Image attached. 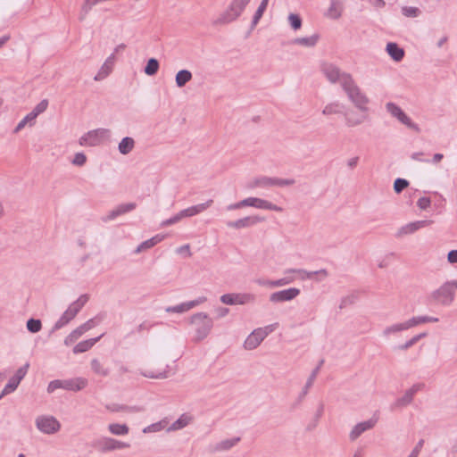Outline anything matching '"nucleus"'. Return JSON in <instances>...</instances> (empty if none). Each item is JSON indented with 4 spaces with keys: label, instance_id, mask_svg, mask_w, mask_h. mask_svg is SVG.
I'll use <instances>...</instances> for the list:
<instances>
[{
    "label": "nucleus",
    "instance_id": "1",
    "mask_svg": "<svg viewBox=\"0 0 457 457\" xmlns=\"http://www.w3.org/2000/svg\"><path fill=\"white\" fill-rule=\"evenodd\" d=\"M343 89L346 93L349 100L359 110L365 112L368 110L367 104L369 98L364 95L360 87L356 85L352 75H345L343 81Z\"/></svg>",
    "mask_w": 457,
    "mask_h": 457
},
{
    "label": "nucleus",
    "instance_id": "2",
    "mask_svg": "<svg viewBox=\"0 0 457 457\" xmlns=\"http://www.w3.org/2000/svg\"><path fill=\"white\" fill-rule=\"evenodd\" d=\"M250 1L251 0H232L228 8L213 21L212 24L214 26L225 25L235 21L240 17Z\"/></svg>",
    "mask_w": 457,
    "mask_h": 457
},
{
    "label": "nucleus",
    "instance_id": "3",
    "mask_svg": "<svg viewBox=\"0 0 457 457\" xmlns=\"http://www.w3.org/2000/svg\"><path fill=\"white\" fill-rule=\"evenodd\" d=\"M190 323L195 326V342L204 340L210 334L212 327V319L205 312H197L191 316Z\"/></svg>",
    "mask_w": 457,
    "mask_h": 457
},
{
    "label": "nucleus",
    "instance_id": "4",
    "mask_svg": "<svg viewBox=\"0 0 457 457\" xmlns=\"http://www.w3.org/2000/svg\"><path fill=\"white\" fill-rule=\"evenodd\" d=\"M87 384V379L82 377L69 379H54L48 384L46 390L48 394H52L59 388L67 391L79 392L84 389Z\"/></svg>",
    "mask_w": 457,
    "mask_h": 457
},
{
    "label": "nucleus",
    "instance_id": "5",
    "mask_svg": "<svg viewBox=\"0 0 457 457\" xmlns=\"http://www.w3.org/2000/svg\"><path fill=\"white\" fill-rule=\"evenodd\" d=\"M457 290V280L444 283L438 289L432 293V297L443 305H450Z\"/></svg>",
    "mask_w": 457,
    "mask_h": 457
},
{
    "label": "nucleus",
    "instance_id": "6",
    "mask_svg": "<svg viewBox=\"0 0 457 457\" xmlns=\"http://www.w3.org/2000/svg\"><path fill=\"white\" fill-rule=\"evenodd\" d=\"M92 446L100 453L129 448L130 444L112 437H103L93 442Z\"/></svg>",
    "mask_w": 457,
    "mask_h": 457
},
{
    "label": "nucleus",
    "instance_id": "7",
    "mask_svg": "<svg viewBox=\"0 0 457 457\" xmlns=\"http://www.w3.org/2000/svg\"><path fill=\"white\" fill-rule=\"evenodd\" d=\"M37 428L46 435H52L61 429V423L52 415H41L36 419Z\"/></svg>",
    "mask_w": 457,
    "mask_h": 457
},
{
    "label": "nucleus",
    "instance_id": "8",
    "mask_svg": "<svg viewBox=\"0 0 457 457\" xmlns=\"http://www.w3.org/2000/svg\"><path fill=\"white\" fill-rule=\"evenodd\" d=\"M220 302L228 305L247 304L255 301V295L250 293H230L220 296Z\"/></svg>",
    "mask_w": 457,
    "mask_h": 457
},
{
    "label": "nucleus",
    "instance_id": "9",
    "mask_svg": "<svg viewBox=\"0 0 457 457\" xmlns=\"http://www.w3.org/2000/svg\"><path fill=\"white\" fill-rule=\"evenodd\" d=\"M109 129H96L90 130L84 134L79 138V145H88V146H96L98 145L102 139L109 134Z\"/></svg>",
    "mask_w": 457,
    "mask_h": 457
},
{
    "label": "nucleus",
    "instance_id": "10",
    "mask_svg": "<svg viewBox=\"0 0 457 457\" xmlns=\"http://www.w3.org/2000/svg\"><path fill=\"white\" fill-rule=\"evenodd\" d=\"M295 183L294 179H279V178H270V177H260L256 178L253 181V187H286L292 186Z\"/></svg>",
    "mask_w": 457,
    "mask_h": 457
},
{
    "label": "nucleus",
    "instance_id": "11",
    "mask_svg": "<svg viewBox=\"0 0 457 457\" xmlns=\"http://www.w3.org/2000/svg\"><path fill=\"white\" fill-rule=\"evenodd\" d=\"M425 385L423 383L414 384L411 388L405 391L404 395L396 399V401L392 404L391 409L395 410L396 408H403L411 403L415 394L424 388Z\"/></svg>",
    "mask_w": 457,
    "mask_h": 457
},
{
    "label": "nucleus",
    "instance_id": "12",
    "mask_svg": "<svg viewBox=\"0 0 457 457\" xmlns=\"http://www.w3.org/2000/svg\"><path fill=\"white\" fill-rule=\"evenodd\" d=\"M321 71L329 82L337 83L340 81L342 87L345 75H351L347 72H342L337 66L332 63H323Z\"/></svg>",
    "mask_w": 457,
    "mask_h": 457
},
{
    "label": "nucleus",
    "instance_id": "13",
    "mask_svg": "<svg viewBox=\"0 0 457 457\" xmlns=\"http://www.w3.org/2000/svg\"><path fill=\"white\" fill-rule=\"evenodd\" d=\"M265 220L264 217L259 215H251L246 216L237 220H229L226 222L227 227L235 229H241L245 228H250L257 223L262 222Z\"/></svg>",
    "mask_w": 457,
    "mask_h": 457
},
{
    "label": "nucleus",
    "instance_id": "14",
    "mask_svg": "<svg viewBox=\"0 0 457 457\" xmlns=\"http://www.w3.org/2000/svg\"><path fill=\"white\" fill-rule=\"evenodd\" d=\"M96 326L94 319H90L85 323L72 330L64 339V345L69 346L76 342L85 332Z\"/></svg>",
    "mask_w": 457,
    "mask_h": 457
},
{
    "label": "nucleus",
    "instance_id": "15",
    "mask_svg": "<svg viewBox=\"0 0 457 457\" xmlns=\"http://www.w3.org/2000/svg\"><path fill=\"white\" fill-rule=\"evenodd\" d=\"M268 335L269 332L262 328L254 329L245 340L244 347L247 350L255 349Z\"/></svg>",
    "mask_w": 457,
    "mask_h": 457
},
{
    "label": "nucleus",
    "instance_id": "16",
    "mask_svg": "<svg viewBox=\"0 0 457 457\" xmlns=\"http://www.w3.org/2000/svg\"><path fill=\"white\" fill-rule=\"evenodd\" d=\"M378 420V418L373 416L368 420L356 424L349 434V439L352 442L355 441L362 433L373 428L376 426Z\"/></svg>",
    "mask_w": 457,
    "mask_h": 457
},
{
    "label": "nucleus",
    "instance_id": "17",
    "mask_svg": "<svg viewBox=\"0 0 457 457\" xmlns=\"http://www.w3.org/2000/svg\"><path fill=\"white\" fill-rule=\"evenodd\" d=\"M300 295V289L296 287H290L287 289L280 290L272 293L270 295L271 303H282L291 301Z\"/></svg>",
    "mask_w": 457,
    "mask_h": 457
},
{
    "label": "nucleus",
    "instance_id": "18",
    "mask_svg": "<svg viewBox=\"0 0 457 457\" xmlns=\"http://www.w3.org/2000/svg\"><path fill=\"white\" fill-rule=\"evenodd\" d=\"M433 222L434 221L432 220H417V221L410 222L404 226H402L398 229L395 236L397 237H401L404 235L412 234L422 228L430 226L431 224H433Z\"/></svg>",
    "mask_w": 457,
    "mask_h": 457
},
{
    "label": "nucleus",
    "instance_id": "19",
    "mask_svg": "<svg viewBox=\"0 0 457 457\" xmlns=\"http://www.w3.org/2000/svg\"><path fill=\"white\" fill-rule=\"evenodd\" d=\"M137 207L135 203H127L119 204L114 210L111 211L104 220H114L118 216L133 211Z\"/></svg>",
    "mask_w": 457,
    "mask_h": 457
},
{
    "label": "nucleus",
    "instance_id": "20",
    "mask_svg": "<svg viewBox=\"0 0 457 457\" xmlns=\"http://www.w3.org/2000/svg\"><path fill=\"white\" fill-rule=\"evenodd\" d=\"M386 50L388 55L395 62H401L403 59L404 54H405L403 48L400 47L399 45L395 42L387 43Z\"/></svg>",
    "mask_w": 457,
    "mask_h": 457
},
{
    "label": "nucleus",
    "instance_id": "21",
    "mask_svg": "<svg viewBox=\"0 0 457 457\" xmlns=\"http://www.w3.org/2000/svg\"><path fill=\"white\" fill-rule=\"evenodd\" d=\"M114 60V54H112L102 65L97 74L94 77L96 81H100L105 79L112 71Z\"/></svg>",
    "mask_w": 457,
    "mask_h": 457
},
{
    "label": "nucleus",
    "instance_id": "22",
    "mask_svg": "<svg viewBox=\"0 0 457 457\" xmlns=\"http://www.w3.org/2000/svg\"><path fill=\"white\" fill-rule=\"evenodd\" d=\"M102 337H103V335H101L97 337H95V338H90V339L84 340V341L78 343L73 347V350H72L73 353L78 354V353H82L88 351L100 340V338Z\"/></svg>",
    "mask_w": 457,
    "mask_h": 457
},
{
    "label": "nucleus",
    "instance_id": "23",
    "mask_svg": "<svg viewBox=\"0 0 457 457\" xmlns=\"http://www.w3.org/2000/svg\"><path fill=\"white\" fill-rule=\"evenodd\" d=\"M319 372V367H316L312 372L311 373L309 378L306 381L305 386H303L302 392L300 393L296 402L293 404V408H295L298 404L301 403L303 399L305 397V395L308 394L309 388L312 386L314 379L316 378V376Z\"/></svg>",
    "mask_w": 457,
    "mask_h": 457
},
{
    "label": "nucleus",
    "instance_id": "24",
    "mask_svg": "<svg viewBox=\"0 0 457 457\" xmlns=\"http://www.w3.org/2000/svg\"><path fill=\"white\" fill-rule=\"evenodd\" d=\"M165 238L164 235L157 234L154 237L142 242L134 251L136 253H138L142 251L150 249L156 245L158 243L162 242Z\"/></svg>",
    "mask_w": 457,
    "mask_h": 457
},
{
    "label": "nucleus",
    "instance_id": "25",
    "mask_svg": "<svg viewBox=\"0 0 457 457\" xmlns=\"http://www.w3.org/2000/svg\"><path fill=\"white\" fill-rule=\"evenodd\" d=\"M89 295L87 294L81 295L76 301L71 303L68 307V311L73 316H77V314L81 311V309L85 306V304L88 302Z\"/></svg>",
    "mask_w": 457,
    "mask_h": 457
},
{
    "label": "nucleus",
    "instance_id": "26",
    "mask_svg": "<svg viewBox=\"0 0 457 457\" xmlns=\"http://www.w3.org/2000/svg\"><path fill=\"white\" fill-rule=\"evenodd\" d=\"M320 39V35L315 33L310 37H296L292 40V44L299 45L305 47H313L316 46Z\"/></svg>",
    "mask_w": 457,
    "mask_h": 457
},
{
    "label": "nucleus",
    "instance_id": "27",
    "mask_svg": "<svg viewBox=\"0 0 457 457\" xmlns=\"http://www.w3.org/2000/svg\"><path fill=\"white\" fill-rule=\"evenodd\" d=\"M286 274L289 273H298V274H304L305 278L312 279L314 278L315 275H321L323 278H327L328 276V273L326 269H321L320 270L315 271H307L303 269H288L285 270Z\"/></svg>",
    "mask_w": 457,
    "mask_h": 457
},
{
    "label": "nucleus",
    "instance_id": "28",
    "mask_svg": "<svg viewBox=\"0 0 457 457\" xmlns=\"http://www.w3.org/2000/svg\"><path fill=\"white\" fill-rule=\"evenodd\" d=\"M193 78L192 72L188 70H180L175 76V82L178 87H183Z\"/></svg>",
    "mask_w": 457,
    "mask_h": 457
},
{
    "label": "nucleus",
    "instance_id": "29",
    "mask_svg": "<svg viewBox=\"0 0 457 457\" xmlns=\"http://www.w3.org/2000/svg\"><path fill=\"white\" fill-rule=\"evenodd\" d=\"M438 318L432 316H416L412 317L410 320H406V325L408 328L418 326L420 324L428 323V322H437Z\"/></svg>",
    "mask_w": 457,
    "mask_h": 457
},
{
    "label": "nucleus",
    "instance_id": "30",
    "mask_svg": "<svg viewBox=\"0 0 457 457\" xmlns=\"http://www.w3.org/2000/svg\"><path fill=\"white\" fill-rule=\"evenodd\" d=\"M75 316L71 314V312L68 311V309L62 313V315L60 317V319L54 323V327L52 328L50 333H54L56 330L61 329L67 324H69Z\"/></svg>",
    "mask_w": 457,
    "mask_h": 457
},
{
    "label": "nucleus",
    "instance_id": "31",
    "mask_svg": "<svg viewBox=\"0 0 457 457\" xmlns=\"http://www.w3.org/2000/svg\"><path fill=\"white\" fill-rule=\"evenodd\" d=\"M135 146V141L130 137H125L119 143L118 149L121 154H129Z\"/></svg>",
    "mask_w": 457,
    "mask_h": 457
},
{
    "label": "nucleus",
    "instance_id": "32",
    "mask_svg": "<svg viewBox=\"0 0 457 457\" xmlns=\"http://www.w3.org/2000/svg\"><path fill=\"white\" fill-rule=\"evenodd\" d=\"M268 4H269V0H262V2L260 4V5L258 6L255 13L253 14V20H252V22H251V30L253 29L256 27V25L258 24V22L262 19L264 12L267 9Z\"/></svg>",
    "mask_w": 457,
    "mask_h": 457
},
{
    "label": "nucleus",
    "instance_id": "33",
    "mask_svg": "<svg viewBox=\"0 0 457 457\" xmlns=\"http://www.w3.org/2000/svg\"><path fill=\"white\" fill-rule=\"evenodd\" d=\"M254 208L281 212L282 208L270 201L255 197Z\"/></svg>",
    "mask_w": 457,
    "mask_h": 457
},
{
    "label": "nucleus",
    "instance_id": "34",
    "mask_svg": "<svg viewBox=\"0 0 457 457\" xmlns=\"http://www.w3.org/2000/svg\"><path fill=\"white\" fill-rule=\"evenodd\" d=\"M97 0H85L81 5L79 21H83L86 20L88 12L91 11L92 7L97 4Z\"/></svg>",
    "mask_w": 457,
    "mask_h": 457
},
{
    "label": "nucleus",
    "instance_id": "35",
    "mask_svg": "<svg viewBox=\"0 0 457 457\" xmlns=\"http://www.w3.org/2000/svg\"><path fill=\"white\" fill-rule=\"evenodd\" d=\"M428 336L427 332L420 333L414 337H412L410 340L406 341L403 345H397L395 348L400 351H406L411 346H413L415 344H417L420 339L426 337Z\"/></svg>",
    "mask_w": 457,
    "mask_h": 457
},
{
    "label": "nucleus",
    "instance_id": "36",
    "mask_svg": "<svg viewBox=\"0 0 457 457\" xmlns=\"http://www.w3.org/2000/svg\"><path fill=\"white\" fill-rule=\"evenodd\" d=\"M91 369L98 376L107 377L110 374V370L104 367L98 359L91 361Z\"/></svg>",
    "mask_w": 457,
    "mask_h": 457
},
{
    "label": "nucleus",
    "instance_id": "37",
    "mask_svg": "<svg viewBox=\"0 0 457 457\" xmlns=\"http://www.w3.org/2000/svg\"><path fill=\"white\" fill-rule=\"evenodd\" d=\"M159 68V61L156 58H150L144 68V72L148 76H154L158 72Z\"/></svg>",
    "mask_w": 457,
    "mask_h": 457
},
{
    "label": "nucleus",
    "instance_id": "38",
    "mask_svg": "<svg viewBox=\"0 0 457 457\" xmlns=\"http://www.w3.org/2000/svg\"><path fill=\"white\" fill-rule=\"evenodd\" d=\"M193 420L192 416L184 413L182 414L175 422H173L170 426V429L178 430L187 427L191 420Z\"/></svg>",
    "mask_w": 457,
    "mask_h": 457
},
{
    "label": "nucleus",
    "instance_id": "39",
    "mask_svg": "<svg viewBox=\"0 0 457 457\" xmlns=\"http://www.w3.org/2000/svg\"><path fill=\"white\" fill-rule=\"evenodd\" d=\"M254 204H255V197H248V198L243 199L242 201H239L237 203L231 204L228 205L227 210L232 211V210L240 209V208H243L245 206L254 207Z\"/></svg>",
    "mask_w": 457,
    "mask_h": 457
},
{
    "label": "nucleus",
    "instance_id": "40",
    "mask_svg": "<svg viewBox=\"0 0 457 457\" xmlns=\"http://www.w3.org/2000/svg\"><path fill=\"white\" fill-rule=\"evenodd\" d=\"M386 111L398 120H402L405 112L395 103L389 102L386 104Z\"/></svg>",
    "mask_w": 457,
    "mask_h": 457
},
{
    "label": "nucleus",
    "instance_id": "41",
    "mask_svg": "<svg viewBox=\"0 0 457 457\" xmlns=\"http://www.w3.org/2000/svg\"><path fill=\"white\" fill-rule=\"evenodd\" d=\"M109 431L116 436H123L129 433V427L126 424L112 423L108 427Z\"/></svg>",
    "mask_w": 457,
    "mask_h": 457
},
{
    "label": "nucleus",
    "instance_id": "42",
    "mask_svg": "<svg viewBox=\"0 0 457 457\" xmlns=\"http://www.w3.org/2000/svg\"><path fill=\"white\" fill-rule=\"evenodd\" d=\"M20 385V382L15 379L13 377H12L8 383L5 385L2 392L0 393V400L6 395H9L12 392H14L18 386Z\"/></svg>",
    "mask_w": 457,
    "mask_h": 457
},
{
    "label": "nucleus",
    "instance_id": "43",
    "mask_svg": "<svg viewBox=\"0 0 457 457\" xmlns=\"http://www.w3.org/2000/svg\"><path fill=\"white\" fill-rule=\"evenodd\" d=\"M358 298H359L358 292H353L352 294L343 297L341 299V302L339 304V309L342 310V309L346 308L349 305L353 304L358 300Z\"/></svg>",
    "mask_w": 457,
    "mask_h": 457
},
{
    "label": "nucleus",
    "instance_id": "44",
    "mask_svg": "<svg viewBox=\"0 0 457 457\" xmlns=\"http://www.w3.org/2000/svg\"><path fill=\"white\" fill-rule=\"evenodd\" d=\"M240 441V437L226 439L219 443L216 446L217 450L227 451L235 446Z\"/></svg>",
    "mask_w": 457,
    "mask_h": 457
},
{
    "label": "nucleus",
    "instance_id": "45",
    "mask_svg": "<svg viewBox=\"0 0 457 457\" xmlns=\"http://www.w3.org/2000/svg\"><path fill=\"white\" fill-rule=\"evenodd\" d=\"M212 204H213V200L209 199L205 203L199 204L189 207L192 216H195L198 213L203 212L204 211L208 209L210 206H212Z\"/></svg>",
    "mask_w": 457,
    "mask_h": 457
},
{
    "label": "nucleus",
    "instance_id": "46",
    "mask_svg": "<svg viewBox=\"0 0 457 457\" xmlns=\"http://www.w3.org/2000/svg\"><path fill=\"white\" fill-rule=\"evenodd\" d=\"M42 328V322L38 319L30 318L27 320V329L30 333H37Z\"/></svg>",
    "mask_w": 457,
    "mask_h": 457
},
{
    "label": "nucleus",
    "instance_id": "47",
    "mask_svg": "<svg viewBox=\"0 0 457 457\" xmlns=\"http://www.w3.org/2000/svg\"><path fill=\"white\" fill-rule=\"evenodd\" d=\"M406 329H408V327L406 325V321H404L403 323H397V324H394L392 326L386 327L384 329L383 334L385 336H388L391 333H396V332L406 330Z\"/></svg>",
    "mask_w": 457,
    "mask_h": 457
},
{
    "label": "nucleus",
    "instance_id": "48",
    "mask_svg": "<svg viewBox=\"0 0 457 457\" xmlns=\"http://www.w3.org/2000/svg\"><path fill=\"white\" fill-rule=\"evenodd\" d=\"M337 5V0H331L329 8L328 10V16L335 20L341 17V11L338 9Z\"/></svg>",
    "mask_w": 457,
    "mask_h": 457
},
{
    "label": "nucleus",
    "instance_id": "49",
    "mask_svg": "<svg viewBox=\"0 0 457 457\" xmlns=\"http://www.w3.org/2000/svg\"><path fill=\"white\" fill-rule=\"evenodd\" d=\"M410 183L407 179L397 178L394 181V190L396 194L402 193L404 189L409 187Z\"/></svg>",
    "mask_w": 457,
    "mask_h": 457
},
{
    "label": "nucleus",
    "instance_id": "50",
    "mask_svg": "<svg viewBox=\"0 0 457 457\" xmlns=\"http://www.w3.org/2000/svg\"><path fill=\"white\" fill-rule=\"evenodd\" d=\"M288 21H289L291 28L294 30L300 29L302 27L303 21H302V18L300 17L299 14L290 13L288 15Z\"/></svg>",
    "mask_w": 457,
    "mask_h": 457
},
{
    "label": "nucleus",
    "instance_id": "51",
    "mask_svg": "<svg viewBox=\"0 0 457 457\" xmlns=\"http://www.w3.org/2000/svg\"><path fill=\"white\" fill-rule=\"evenodd\" d=\"M402 13L406 17H418L420 14V10L417 7L403 6L402 7Z\"/></svg>",
    "mask_w": 457,
    "mask_h": 457
},
{
    "label": "nucleus",
    "instance_id": "52",
    "mask_svg": "<svg viewBox=\"0 0 457 457\" xmlns=\"http://www.w3.org/2000/svg\"><path fill=\"white\" fill-rule=\"evenodd\" d=\"M339 112H341V110H340V104L338 103L328 104L324 107V109L322 111V113L325 115H329L332 113H339Z\"/></svg>",
    "mask_w": 457,
    "mask_h": 457
},
{
    "label": "nucleus",
    "instance_id": "53",
    "mask_svg": "<svg viewBox=\"0 0 457 457\" xmlns=\"http://www.w3.org/2000/svg\"><path fill=\"white\" fill-rule=\"evenodd\" d=\"M29 368V363L26 362L23 366H21V368H19L16 370L15 374L12 377L21 383V381L24 378V377L28 373Z\"/></svg>",
    "mask_w": 457,
    "mask_h": 457
},
{
    "label": "nucleus",
    "instance_id": "54",
    "mask_svg": "<svg viewBox=\"0 0 457 457\" xmlns=\"http://www.w3.org/2000/svg\"><path fill=\"white\" fill-rule=\"evenodd\" d=\"M399 121L401 123L404 124L405 126H407L409 129H413L414 131H416L418 133L420 131V129L418 126V124L412 122L411 118L409 116H407L406 113L403 115L402 120H399Z\"/></svg>",
    "mask_w": 457,
    "mask_h": 457
},
{
    "label": "nucleus",
    "instance_id": "55",
    "mask_svg": "<svg viewBox=\"0 0 457 457\" xmlns=\"http://www.w3.org/2000/svg\"><path fill=\"white\" fill-rule=\"evenodd\" d=\"M48 104L47 99H43L33 108L32 111L38 116L47 109Z\"/></svg>",
    "mask_w": 457,
    "mask_h": 457
},
{
    "label": "nucleus",
    "instance_id": "56",
    "mask_svg": "<svg viewBox=\"0 0 457 457\" xmlns=\"http://www.w3.org/2000/svg\"><path fill=\"white\" fill-rule=\"evenodd\" d=\"M87 162V156L83 153H77L73 158L72 163L77 166H83Z\"/></svg>",
    "mask_w": 457,
    "mask_h": 457
},
{
    "label": "nucleus",
    "instance_id": "57",
    "mask_svg": "<svg viewBox=\"0 0 457 457\" xmlns=\"http://www.w3.org/2000/svg\"><path fill=\"white\" fill-rule=\"evenodd\" d=\"M417 205L420 210H427L431 205V199L429 197H420L418 202Z\"/></svg>",
    "mask_w": 457,
    "mask_h": 457
},
{
    "label": "nucleus",
    "instance_id": "58",
    "mask_svg": "<svg viewBox=\"0 0 457 457\" xmlns=\"http://www.w3.org/2000/svg\"><path fill=\"white\" fill-rule=\"evenodd\" d=\"M181 220H182V218L179 216V212L176 215H174L173 217L163 220L161 223V226L162 227H168V226H170V225H173V224L179 222Z\"/></svg>",
    "mask_w": 457,
    "mask_h": 457
},
{
    "label": "nucleus",
    "instance_id": "59",
    "mask_svg": "<svg viewBox=\"0 0 457 457\" xmlns=\"http://www.w3.org/2000/svg\"><path fill=\"white\" fill-rule=\"evenodd\" d=\"M291 282H292L291 278H279L277 280H271L270 284H271V287H282V286L287 285Z\"/></svg>",
    "mask_w": 457,
    "mask_h": 457
},
{
    "label": "nucleus",
    "instance_id": "60",
    "mask_svg": "<svg viewBox=\"0 0 457 457\" xmlns=\"http://www.w3.org/2000/svg\"><path fill=\"white\" fill-rule=\"evenodd\" d=\"M166 312H176V313H182V312H186V309H185L184 303H180V304H178V305H175V306L168 307V308L166 309Z\"/></svg>",
    "mask_w": 457,
    "mask_h": 457
},
{
    "label": "nucleus",
    "instance_id": "61",
    "mask_svg": "<svg viewBox=\"0 0 457 457\" xmlns=\"http://www.w3.org/2000/svg\"><path fill=\"white\" fill-rule=\"evenodd\" d=\"M423 445H424V440L423 439H420L416 446L414 447V449L411 451V453H410V455L408 457H418L421 448L423 447Z\"/></svg>",
    "mask_w": 457,
    "mask_h": 457
},
{
    "label": "nucleus",
    "instance_id": "62",
    "mask_svg": "<svg viewBox=\"0 0 457 457\" xmlns=\"http://www.w3.org/2000/svg\"><path fill=\"white\" fill-rule=\"evenodd\" d=\"M365 117L353 119L352 117H346V124L349 127H353L361 124L364 120Z\"/></svg>",
    "mask_w": 457,
    "mask_h": 457
},
{
    "label": "nucleus",
    "instance_id": "63",
    "mask_svg": "<svg viewBox=\"0 0 457 457\" xmlns=\"http://www.w3.org/2000/svg\"><path fill=\"white\" fill-rule=\"evenodd\" d=\"M323 412H324V403H323V402H320L313 420L319 422L320 419L323 415Z\"/></svg>",
    "mask_w": 457,
    "mask_h": 457
},
{
    "label": "nucleus",
    "instance_id": "64",
    "mask_svg": "<svg viewBox=\"0 0 457 457\" xmlns=\"http://www.w3.org/2000/svg\"><path fill=\"white\" fill-rule=\"evenodd\" d=\"M447 260L450 263H457V250H451L447 254Z\"/></svg>",
    "mask_w": 457,
    "mask_h": 457
}]
</instances>
